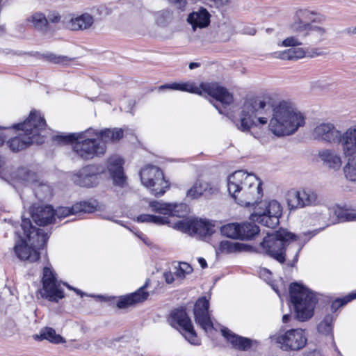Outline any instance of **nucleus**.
I'll return each instance as SVG.
<instances>
[{
  "label": "nucleus",
  "mask_w": 356,
  "mask_h": 356,
  "mask_svg": "<svg viewBox=\"0 0 356 356\" xmlns=\"http://www.w3.org/2000/svg\"><path fill=\"white\" fill-rule=\"evenodd\" d=\"M255 120L262 125L269 122V130L278 137L293 135L305 124V115L292 103H275L269 96L247 99L239 119L233 120V122L241 131L249 132L252 126H257Z\"/></svg>",
  "instance_id": "nucleus-1"
},
{
  "label": "nucleus",
  "mask_w": 356,
  "mask_h": 356,
  "mask_svg": "<svg viewBox=\"0 0 356 356\" xmlns=\"http://www.w3.org/2000/svg\"><path fill=\"white\" fill-rule=\"evenodd\" d=\"M261 185L255 175L243 170L235 171L227 178L229 194L237 204L246 207L260 202L263 196Z\"/></svg>",
  "instance_id": "nucleus-2"
},
{
  "label": "nucleus",
  "mask_w": 356,
  "mask_h": 356,
  "mask_svg": "<svg viewBox=\"0 0 356 356\" xmlns=\"http://www.w3.org/2000/svg\"><path fill=\"white\" fill-rule=\"evenodd\" d=\"M296 238V235L285 229H280L275 232L268 234L260 243L263 253L273 258L280 264H284L286 255L294 254L291 263L288 266H293L298 262L299 253L302 248L296 244H290Z\"/></svg>",
  "instance_id": "nucleus-3"
},
{
  "label": "nucleus",
  "mask_w": 356,
  "mask_h": 356,
  "mask_svg": "<svg viewBox=\"0 0 356 356\" xmlns=\"http://www.w3.org/2000/svg\"><path fill=\"white\" fill-rule=\"evenodd\" d=\"M21 228L23 230V236L19 235L21 243L15 244V253L21 260L36 261L40 258L38 250L44 248L49 235L44 229H36L33 226L31 220L24 216L22 217Z\"/></svg>",
  "instance_id": "nucleus-4"
},
{
  "label": "nucleus",
  "mask_w": 356,
  "mask_h": 356,
  "mask_svg": "<svg viewBox=\"0 0 356 356\" xmlns=\"http://www.w3.org/2000/svg\"><path fill=\"white\" fill-rule=\"evenodd\" d=\"M54 139L59 143H72L77 156L86 161L100 157L106 151V145L96 137L95 129L92 128L78 133L58 135Z\"/></svg>",
  "instance_id": "nucleus-5"
},
{
  "label": "nucleus",
  "mask_w": 356,
  "mask_h": 356,
  "mask_svg": "<svg viewBox=\"0 0 356 356\" xmlns=\"http://www.w3.org/2000/svg\"><path fill=\"white\" fill-rule=\"evenodd\" d=\"M159 90L170 89L173 90H179L188 92L190 93L202 95V92L214 98L218 102L221 104V106L214 104L213 106L218 111L219 113L228 115L227 106L230 105L234 102V97L225 88L220 86L217 83H201L199 86L191 81L181 83H171L161 85Z\"/></svg>",
  "instance_id": "nucleus-6"
},
{
  "label": "nucleus",
  "mask_w": 356,
  "mask_h": 356,
  "mask_svg": "<svg viewBox=\"0 0 356 356\" xmlns=\"http://www.w3.org/2000/svg\"><path fill=\"white\" fill-rule=\"evenodd\" d=\"M46 121L36 111H31L28 118L22 123L15 124L13 128L22 130L24 133L11 138L8 145L13 152H19L33 143H42L40 132L46 127Z\"/></svg>",
  "instance_id": "nucleus-7"
},
{
  "label": "nucleus",
  "mask_w": 356,
  "mask_h": 356,
  "mask_svg": "<svg viewBox=\"0 0 356 356\" xmlns=\"http://www.w3.org/2000/svg\"><path fill=\"white\" fill-rule=\"evenodd\" d=\"M289 295L291 302L294 306L296 318L302 322L311 318L318 301L316 295L297 282L290 284Z\"/></svg>",
  "instance_id": "nucleus-8"
},
{
  "label": "nucleus",
  "mask_w": 356,
  "mask_h": 356,
  "mask_svg": "<svg viewBox=\"0 0 356 356\" xmlns=\"http://www.w3.org/2000/svg\"><path fill=\"white\" fill-rule=\"evenodd\" d=\"M282 216V206L275 200H270L260 202L250 216V220L263 226L275 229L280 224V218Z\"/></svg>",
  "instance_id": "nucleus-9"
},
{
  "label": "nucleus",
  "mask_w": 356,
  "mask_h": 356,
  "mask_svg": "<svg viewBox=\"0 0 356 356\" xmlns=\"http://www.w3.org/2000/svg\"><path fill=\"white\" fill-rule=\"evenodd\" d=\"M56 275L51 268L46 266L43 268L42 288L40 293L42 298L49 301L58 302L65 295L61 288L62 282L57 280Z\"/></svg>",
  "instance_id": "nucleus-10"
},
{
  "label": "nucleus",
  "mask_w": 356,
  "mask_h": 356,
  "mask_svg": "<svg viewBox=\"0 0 356 356\" xmlns=\"http://www.w3.org/2000/svg\"><path fill=\"white\" fill-rule=\"evenodd\" d=\"M105 168L100 164L87 165L72 177L73 182L81 187L92 188L97 186Z\"/></svg>",
  "instance_id": "nucleus-11"
},
{
  "label": "nucleus",
  "mask_w": 356,
  "mask_h": 356,
  "mask_svg": "<svg viewBox=\"0 0 356 356\" xmlns=\"http://www.w3.org/2000/svg\"><path fill=\"white\" fill-rule=\"evenodd\" d=\"M168 321L173 327L181 328L185 332L184 337L189 343L194 345L199 343L196 332L186 309L181 308L172 310Z\"/></svg>",
  "instance_id": "nucleus-12"
},
{
  "label": "nucleus",
  "mask_w": 356,
  "mask_h": 356,
  "mask_svg": "<svg viewBox=\"0 0 356 356\" xmlns=\"http://www.w3.org/2000/svg\"><path fill=\"white\" fill-rule=\"evenodd\" d=\"M213 227L211 221L202 218L182 220L175 224L178 230L200 238L211 236L214 232Z\"/></svg>",
  "instance_id": "nucleus-13"
},
{
  "label": "nucleus",
  "mask_w": 356,
  "mask_h": 356,
  "mask_svg": "<svg viewBox=\"0 0 356 356\" xmlns=\"http://www.w3.org/2000/svg\"><path fill=\"white\" fill-rule=\"evenodd\" d=\"M319 202L316 192L312 188H301L288 195L287 203L291 210L316 206Z\"/></svg>",
  "instance_id": "nucleus-14"
},
{
  "label": "nucleus",
  "mask_w": 356,
  "mask_h": 356,
  "mask_svg": "<svg viewBox=\"0 0 356 356\" xmlns=\"http://www.w3.org/2000/svg\"><path fill=\"white\" fill-rule=\"evenodd\" d=\"M307 337L302 329H291L277 337V342L284 350H299L307 343Z\"/></svg>",
  "instance_id": "nucleus-15"
},
{
  "label": "nucleus",
  "mask_w": 356,
  "mask_h": 356,
  "mask_svg": "<svg viewBox=\"0 0 356 356\" xmlns=\"http://www.w3.org/2000/svg\"><path fill=\"white\" fill-rule=\"evenodd\" d=\"M209 308V300L205 297H202L196 301L193 310L195 323L205 332L213 328Z\"/></svg>",
  "instance_id": "nucleus-16"
},
{
  "label": "nucleus",
  "mask_w": 356,
  "mask_h": 356,
  "mask_svg": "<svg viewBox=\"0 0 356 356\" xmlns=\"http://www.w3.org/2000/svg\"><path fill=\"white\" fill-rule=\"evenodd\" d=\"M219 191L217 183L207 181L203 179H197L186 192V197L195 200L201 196L209 197L216 195Z\"/></svg>",
  "instance_id": "nucleus-17"
},
{
  "label": "nucleus",
  "mask_w": 356,
  "mask_h": 356,
  "mask_svg": "<svg viewBox=\"0 0 356 356\" xmlns=\"http://www.w3.org/2000/svg\"><path fill=\"white\" fill-rule=\"evenodd\" d=\"M316 13L309 9H299L296 10L293 17V22L290 24L291 31L298 35L309 27L314 20Z\"/></svg>",
  "instance_id": "nucleus-18"
},
{
  "label": "nucleus",
  "mask_w": 356,
  "mask_h": 356,
  "mask_svg": "<svg viewBox=\"0 0 356 356\" xmlns=\"http://www.w3.org/2000/svg\"><path fill=\"white\" fill-rule=\"evenodd\" d=\"M339 131L330 122H323L316 125L312 131V137L318 140L329 143H337Z\"/></svg>",
  "instance_id": "nucleus-19"
},
{
  "label": "nucleus",
  "mask_w": 356,
  "mask_h": 356,
  "mask_svg": "<svg viewBox=\"0 0 356 356\" xmlns=\"http://www.w3.org/2000/svg\"><path fill=\"white\" fill-rule=\"evenodd\" d=\"M123 159L114 155L111 156L107 161V170L116 186L123 187L126 182V177L123 170Z\"/></svg>",
  "instance_id": "nucleus-20"
},
{
  "label": "nucleus",
  "mask_w": 356,
  "mask_h": 356,
  "mask_svg": "<svg viewBox=\"0 0 356 356\" xmlns=\"http://www.w3.org/2000/svg\"><path fill=\"white\" fill-rule=\"evenodd\" d=\"M337 143L341 146L345 156L356 154V124L348 128L343 134L339 131Z\"/></svg>",
  "instance_id": "nucleus-21"
},
{
  "label": "nucleus",
  "mask_w": 356,
  "mask_h": 356,
  "mask_svg": "<svg viewBox=\"0 0 356 356\" xmlns=\"http://www.w3.org/2000/svg\"><path fill=\"white\" fill-rule=\"evenodd\" d=\"M298 36L304 41L305 44L316 45L327 39V32L323 26L312 24Z\"/></svg>",
  "instance_id": "nucleus-22"
},
{
  "label": "nucleus",
  "mask_w": 356,
  "mask_h": 356,
  "mask_svg": "<svg viewBox=\"0 0 356 356\" xmlns=\"http://www.w3.org/2000/svg\"><path fill=\"white\" fill-rule=\"evenodd\" d=\"M33 221L39 226H45L53 222L54 209L50 205L33 204L31 210Z\"/></svg>",
  "instance_id": "nucleus-23"
},
{
  "label": "nucleus",
  "mask_w": 356,
  "mask_h": 356,
  "mask_svg": "<svg viewBox=\"0 0 356 356\" xmlns=\"http://www.w3.org/2000/svg\"><path fill=\"white\" fill-rule=\"evenodd\" d=\"M147 284V282H146V283L136 291L121 297L116 303L117 307L119 309H124L136 303L146 300L149 296V293L145 291Z\"/></svg>",
  "instance_id": "nucleus-24"
},
{
  "label": "nucleus",
  "mask_w": 356,
  "mask_h": 356,
  "mask_svg": "<svg viewBox=\"0 0 356 356\" xmlns=\"http://www.w3.org/2000/svg\"><path fill=\"white\" fill-rule=\"evenodd\" d=\"M222 336L232 345L233 348L241 351L250 349L252 345V340L237 335L227 327L221 330Z\"/></svg>",
  "instance_id": "nucleus-25"
},
{
  "label": "nucleus",
  "mask_w": 356,
  "mask_h": 356,
  "mask_svg": "<svg viewBox=\"0 0 356 356\" xmlns=\"http://www.w3.org/2000/svg\"><path fill=\"white\" fill-rule=\"evenodd\" d=\"M211 15L204 8H200L197 11L191 13L188 17L187 22L192 26L193 31L197 28L204 29L207 27L210 24Z\"/></svg>",
  "instance_id": "nucleus-26"
},
{
  "label": "nucleus",
  "mask_w": 356,
  "mask_h": 356,
  "mask_svg": "<svg viewBox=\"0 0 356 356\" xmlns=\"http://www.w3.org/2000/svg\"><path fill=\"white\" fill-rule=\"evenodd\" d=\"M163 176L162 170L154 165L146 166L140 171V180L145 186L156 180L158 184L163 183Z\"/></svg>",
  "instance_id": "nucleus-27"
},
{
  "label": "nucleus",
  "mask_w": 356,
  "mask_h": 356,
  "mask_svg": "<svg viewBox=\"0 0 356 356\" xmlns=\"http://www.w3.org/2000/svg\"><path fill=\"white\" fill-rule=\"evenodd\" d=\"M96 137L106 143H113L120 140L124 136V130L121 128H106L100 131L95 129Z\"/></svg>",
  "instance_id": "nucleus-28"
},
{
  "label": "nucleus",
  "mask_w": 356,
  "mask_h": 356,
  "mask_svg": "<svg viewBox=\"0 0 356 356\" xmlns=\"http://www.w3.org/2000/svg\"><path fill=\"white\" fill-rule=\"evenodd\" d=\"M33 339L37 341L47 340L49 342L55 344L63 343L65 342V339L58 334H56L54 329L45 327L42 328L39 334H34Z\"/></svg>",
  "instance_id": "nucleus-29"
},
{
  "label": "nucleus",
  "mask_w": 356,
  "mask_h": 356,
  "mask_svg": "<svg viewBox=\"0 0 356 356\" xmlns=\"http://www.w3.org/2000/svg\"><path fill=\"white\" fill-rule=\"evenodd\" d=\"M93 22L92 16L84 13L75 18H72L69 22V27L73 31L85 30L90 28Z\"/></svg>",
  "instance_id": "nucleus-30"
},
{
  "label": "nucleus",
  "mask_w": 356,
  "mask_h": 356,
  "mask_svg": "<svg viewBox=\"0 0 356 356\" xmlns=\"http://www.w3.org/2000/svg\"><path fill=\"white\" fill-rule=\"evenodd\" d=\"M246 249L245 244L239 242H232L227 240H224L220 242L216 253L219 254H232L236 252H241Z\"/></svg>",
  "instance_id": "nucleus-31"
},
{
  "label": "nucleus",
  "mask_w": 356,
  "mask_h": 356,
  "mask_svg": "<svg viewBox=\"0 0 356 356\" xmlns=\"http://www.w3.org/2000/svg\"><path fill=\"white\" fill-rule=\"evenodd\" d=\"M319 157L330 168L337 170L341 167V157L334 150H323L319 152Z\"/></svg>",
  "instance_id": "nucleus-32"
},
{
  "label": "nucleus",
  "mask_w": 356,
  "mask_h": 356,
  "mask_svg": "<svg viewBox=\"0 0 356 356\" xmlns=\"http://www.w3.org/2000/svg\"><path fill=\"white\" fill-rule=\"evenodd\" d=\"M260 232L259 227L254 223L244 222L240 224V239L250 240L259 234Z\"/></svg>",
  "instance_id": "nucleus-33"
},
{
  "label": "nucleus",
  "mask_w": 356,
  "mask_h": 356,
  "mask_svg": "<svg viewBox=\"0 0 356 356\" xmlns=\"http://www.w3.org/2000/svg\"><path fill=\"white\" fill-rule=\"evenodd\" d=\"M149 205L152 211L163 215H172L175 210V205L170 203L151 201Z\"/></svg>",
  "instance_id": "nucleus-34"
},
{
  "label": "nucleus",
  "mask_w": 356,
  "mask_h": 356,
  "mask_svg": "<svg viewBox=\"0 0 356 356\" xmlns=\"http://www.w3.org/2000/svg\"><path fill=\"white\" fill-rule=\"evenodd\" d=\"M333 322L334 317L332 314H327L323 320L319 323L317 329L318 332L325 335H331L333 340Z\"/></svg>",
  "instance_id": "nucleus-35"
},
{
  "label": "nucleus",
  "mask_w": 356,
  "mask_h": 356,
  "mask_svg": "<svg viewBox=\"0 0 356 356\" xmlns=\"http://www.w3.org/2000/svg\"><path fill=\"white\" fill-rule=\"evenodd\" d=\"M348 159L346 165L343 168L346 177L352 181H356V154L346 156Z\"/></svg>",
  "instance_id": "nucleus-36"
},
{
  "label": "nucleus",
  "mask_w": 356,
  "mask_h": 356,
  "mask_svg": "<svg viewBox=\"0 0 356 356\" xmlns=\"http://www.w3.org/2000/svg\"><path fill=\"white\" fill-rule=\"evenodd\" d=\"M221 234L231 238L240 239V224L238 223H228L221 227Z\"/></svg>",
  "instance_id": "nucleus-37"
},
{
  "label": "nucleus",
  "mask_w": 356,
  "mask_h": 356,
  "mask_svg": "<svg viewBox=\"0 0 356 356\" xmlns=\"http://www.w3.org/2000/svg\"><path fill=\"white\" fill-rule=\"evenodd\" d=\"M158 182L156 180L154 182H152L147 185L145 187L147 188L151 194L154 195L155 197H159L163 195L166 190L169 188V184L168 181L165 179L163 177V183H156Z\"/></svg>",
  "instance_id": "nucleus-38"
},
{
  "label": "nucleus",
  "mask_w": 356,
  "mask_h": 356,
  "mask_svg": "<svg viewBox=\"0 0 356 356\" xmlns=\"http://www.w3.org/2000/svg\"><path fill=\"white\" fill-rule=\"evenodd\" d=\"M175 275L177 279L184 280L186 275L192 273V266L186 262H179L175 268Z\"/></svg>",
  "instance_id": "nucleus-39"
},
{
  "label": "nucleus",
  "mask_w": 356,
  "mask_h": 356,
  "mask_svg": "<svg viewBox=\"0 0 356 356\" xmlns=\"http://www.w3.org/2000/svg\"><path fill=\"white\" fill-rule=\"evenodd\" d=\"M32 23L34 27L38 30H44L48 24V20L45 15L41 13H36L32 15Z\"/></svg>",
  "instance_id": "nucleus-40"
},
{
  "label": "nucleus",
  "mask_w": 356,
  "mask_h": 356,
  "mask_svg": "<svg viewBox=\"0 0 356 356\" xmlns=\"http://www.w3.org/2000/svg\"><path fill=\"white\" fill-rule=\"evenodd\" d=\"M96 206L89 202H80L73 205V209L76 214L81 213H92L95 210Z\"/></svg>",
  "instance_id": "nucleus-41"
},
{
  "label": "nucleus",
  "mask_w": 356,
  "mask_h": 356,
  "mask_svg": "<svg viewBox=\"0 0 356 356\" xmlns=\"http://www.w3.org/2000/svg\"><path fill=\"white\" fill-rule=\"evenodd\" d=\"M15 177L24 182H31L34 180L35 174L27 168L21 167L17 169Z\"/></svg>",
  "instance_id": "nucleus-42"
},
{
  "label": "nucleus",
  "mask_w": 356,
  "mask_h": 356,
  "mask_svg": "<svg viewBox=\"0 0 356 356\" xmlns=\"http://www.w3.org/2000/svg\"><path fill=\"white\" fill-rule=\"evenodd\" d=\"M33 193L36 198L40 201L45 200L51 195L49 186L43 184H39L33 189Z\"/></svg>",
  "instance_id": "nucleus-43"
},
{
  "label": "nucleus",
  "mask_w": 356,
  "mask_h": 356,
  "mask_svg": "<svg viewBox=\"0 0 356 356\" xmlns=\"http://www.w3.org/2000/svg\"><path fill=\"white\" fill-rule=\"evenodd\" d=\"M44 58L53 63L60 64L63 65H67L72 60V58L68 56H58L52 53L44 54Z\"/></svg>",
  "instance_id": "nucleus-44"
},
{
  "label": "nucleus",
  "mask_w": 356,
  "mask_h": 356,
  "mask_svg": "<svg viewBox=\"0 0 356 356\" xmlns=\"http://www.w3.org/2000/svg\"><path fill=\"white\" fill-rule=\"evenodd\" d=\"M337 218L341 222L356 221V211L353 210H340L337 213Z\"/></svg>",
  "instance_id": "nucleus-45"
},
{
  "label": "nucleus",
  "mask_w": 356,
  "mask_h": 356,
  "mask_svg": "<svg viewBox=\"0 0 356 356\" xmlns=\"http://www.w3.org/2000/svg\"><path fill=\"white\" fill-rule=\"evenodd\" d=\"M72 214H76L73 209V206L72 207H60L56 210H54V216H56L57 218L60 219Z\"/></svg>",
  "instance_id": "nucleus-46"
},
{
  "label": "nucleus",
  "mask_w": 356,
  "mask_h": 356,
  "mask_svg": "<svg viewBox=\"0 0 356 356\" xmlns=\"http://www.w3.org/2000/svg\"><path fill=\"white\" fill-rule=\"evenodd\" d=\"M295 47L291 48L283 51L275 52V57L282 60H295Z\"/></svg>",
  "instance_id": "nucleus-47"
},
{
  "label": "nucleus",
  "mask_w": 356,
  "mask_h": 356,
  "mask_svg": "<svg viewBox=\"0 0 356 356\" xmlns=\"http://www.w3.org/2000/svg\"><path fill=\"white\" fill-rule=\"evenodd\" d=\"M350 299L348 296L343 298H339L334 300L331 304V311L332 312H337V310L350 302Z\"/></svg>",
  "instance_id": "nucleus-48"
},
{
  "label": "nucleus",
  "mask_w": 356,
  "mask_h": 356,
  "mask_svg": "<svg viewBox=\"0 0 356 356\" xmlns=\"http://www.w3.org/2000/svg\"><path fill=\"white\" fill-rule=\"evenodd\" d=\"M299 38L300 37L298 36L297 34L296 36L288 37L283 40L282 45L284 47H296L305 44L304 41H300Z\"/></svg>",
  "instance_id": "nucleus-49"
},
{
  "label": "nucleus",
  "mask_w": 356,
  "mask_h": 356,
  "mask_svg": "<svg viewBox=\"0 0 356 356\" xmlns=\"http://www.w3.org/2000/svg\"><path fill=\"white\" fill-rule=\"evenodd\" d=\"M151 223H154L157 225H163L170 223V221L167 217L152 215Z\"/></svg>",
  "instance_id": "nucleus-50"
},
{
  "label": "nucleus",
  "mask_w": 356,
  "mask_h": 356,
  "mask_svg": "<svg viewBox=\"0 0 356 356\" xmlns=\"http://www.w3.org/2000/svg\"><path fill=\"white\" fill-rule=\"evenodd\" d=\"M180 10H184L186 6V0H168Z\"/></svg>",
  "instance_id": "nucleus-51"
},
{
  "label": "nucleus",
  "mask_w": 356,
  "mask_h": 356,
  "mask_svg": "<svg viewBox=\"0 0 356 356\" xmlns=\"http://www.w3.org/2000/svg\"><path fill=\"white\" fill-rule=\"evenodd\" d=\"M260 277L266 281H270L271 279V273L266 268H262L259 271Z\"/></svg>",
  "instance_id": "nucleus-52"
},
{
  "label": "nucleus",
  "mask_w": 356,
  "mask_h": 356,
  "mask_svg": "<svg viewBox=\"0 0 356 356\" xmlns=\"http://www.w3.org/2000/svg\"><path fill=\"white\" fill-rule=\"evenodd\" d=\"M152 215L141 214L137 217V221L139 222H152Z\"/></svg>",
  "instance_id": "nucleus-53"
},
{
  "label": "nucleus",
  "mask_w": 356,
  "mask_h": 356,
  "mask_svg": "<svg viewBox=\"0 0 356 356\" xmlns=\"http://www.w3.org/2000/svg\"><path fill=\"white\" fill-rule=\"evenodd\" d=\"M175 273H172L170 271L165 272L163 273V277L168 284H172L175 281Z\"/></svg>",
  "instance_id": "nucleus-54"
},
{
  "label": "nucleus",
  "mask_w": 356,
  "mask_h": 356,
  "mask_svg": "<svg viewBox=\"0 0 356 356\" xmlns=\"http://www.w3.org/2000/svg\"><path fill=\"white\" fill-rule=\"evenodd\" d=\"M305 51L300 47H295L294 56L295 60L302 58L305 56Z\"/></svg>",
  "instance_id": "nucleus-55"
},
{
  "label": "nucleus",
  "mask_w": 356,
  "mask_h": 356,
  "mask_svg": "<svg viewBox=\"0 0 356 356\" xmlns=\"http://www.w3.org/2000/svg\"><path fill=\"white\" fill-rule=\"evenodd\" d=\"M48 17L49 20L53 23L58 22L60 19V16L58 13H52Z\"/></svg>",
  "instance_id": "nucleus-56"
},
{
  "label": "nucleus",
  "mask_w": 356,
  "mask_h": 356,
  "mask_svg": "<svg viewBox=\"0 0 356 356\" xmlns=\"http://www.w3.org/2000/svg\"><path fill=\"white\" fill-rule=\"evenodd\" d=\"M245 34L253 35L256 33V29L253 27H248L243 30Z\"/></svg>",
  "instance_id": "nucleus-57"
},
{
  "label": "nucleus",
  "mask_w": 356,
  "mask_h": 356,
  "mask_svg": "<svg viewBox=\"0 0 356 356\" xmlns=\"http://www.w3.org/2000/svg\"><path fill=\"white\" fill-rule=\"evenodd\" d=\"M198 262L202 268H205L207 267V263L204 258H202V257L198 258Z\"/></svg>",
  "instance_id": "nucleus-58"
},
{
  "label": "nucleus",
  "mask_w": 356,
  "mask_h": 356,
  "mask_svg": "<svg viewBox=\"0 0 356 356\" xmlns=\"http://www.w3.org/2000/svg\"><path fill=\"white\" fill-rule=\"evenodd\" d=\"M6 129V127H0V129ZM5 139H6V136L2 133H1L0 134V145L3 144Z\"/></svg>",
  "instance_id": "nucleus-59"
},
{
  "label": "nucleus",
  "mask_w": 356,
  "mask_h": 356,
  "mask_svg": "<svg viewBox=\"0 0 356 356\" xmlns=\"http://www.w3.org/2000/svg\"><path fill=\"white\" fill-rule=\"evenodd\" d=\"M199 66H200V63H198L192 62L189 64V68L191 70H193L196 67H198Z\"/></svg>",
  "instance_id": "nucleus-60"
},
{
  "label": "nucleus",
  "mask_w": 356,
  "mask_h": 356,
  "mask_svg": "<svg viewBox=\"0 0 356 356\" xmlns=\"http://www.w3.org/2000/svg\"><path fill=\"white\" fill-rule=\"evenodd\" d=\"M290 317H291V316L289 314H284L283 316V317H282L283 323H288V321H289Z\"/></svg>",
  "instance_id": "nucleus-61"
},
{
  "label": "nucleus",
  "mask_w": 356,
  "mask_h": 356,
  "mask_svg": "<svg viewBox=\"0 0 356 356\" xmlns=\"http://www.w3.org/2000/svg\"><path fill=\"white\" fill-rule=\"evenodd\" d=\"M350 299V300H353L356 298V292L355 293H351L348 295Z\"/></svg>",
  "instance_id": "nucleus-62"
},
{
  "label": "nucleus",
  "mask_w": 356,
  "mask_h": 356,
  "mask_svg": "<svg viewBox=\"0 0 356 356\" xmlns=\"http://www.w3.org/2000/svg\"><path fill=\"white\" fill-rule=\"evenodd\" d=\"M333 344H334V350L338 353V355H341V352L339 351V350L338 349V348L337 347V346L334 341H333Z\"/></svg>",
  "instance_id": "nucleus-63"
},
{
  "label": "nucleus",
  "mask_w": 356,
  "mask_h": 356,
  "mask_svg": "<svg viewBox=\"0 0 356 356\" xmlns=\"http://www.w3.org/2000/svg\"><path fill=\"white\" fill-rule=\"evenodd\" d=\"M73 290L77 293V294H80L81 296L83 295V293L79 290V289H73Z\"/></svg>",
  "instance_id": "nucleus-64"
}]
</instances>
